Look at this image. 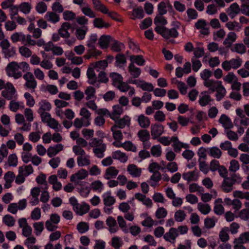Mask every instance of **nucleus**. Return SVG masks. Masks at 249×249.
I'll list each match as a JSON object with an SVG mask.
<instances>
[{"label":"nucleus","instance_id":"obj_18","mask_svg":"<svg viewBox=\"0 0 249 249\" xmlns=\"http://www.w3.org/2000/svg\"><path fill=\"white\" fill-rule=\"evenodd\" d=\"M128 71L130 74L135 78L139 77L142 72L141 69L136 67L133 63H130L129 64L128 66Z\"/></svg>","mask_w":249,"mask_h":249},{"label":"nucleus","instance_id":"obj_44","mask_svg":"<svg viewBox=\"0 0 249 249\" xmlns=\"http://www.w3.org/2000/svg\"><path fill=\"white\" fill-rule=\"evenodd\" d=\"M151 154L155 157H159L161 154V147L160 144L153 145L151 148Z\"/></svg>","mask_w":249,"mask_h":249},{"label":"nucleus","instance_id":"obj_46","mask_svg":"<svg viewBox=\"0 0 249 249\" xmlns=\"http://www.w3.org/2000/svg\"><path fill=\"white\" fill-rule=\"evenodd\" d=\"M154 23L156 25H161V26H165L167 24L166 19L161 16H156L154 19Z\"/></svg>","mask_w":249,"mask_h":249},{"label":"nucleus","instance_id":"obj_29","mask_svg":"<svg viewBox=\"0 0 249 249\" xmlns=\"http://www.w3.org/2000/svg\"><path fill=\"white\" fill-rule=\"evenodd\" d=\"M28 74H29L30 80L28 82H26L25 86L28 88L34 89L37 86L36 81L32 72H28Z\"/></svg>","mask_w":249,"mask_h":249},{"label":"nucleus","instance_id":"obj_9","mask_svg":"<svg viewBox=\"0 0 249 249\" xmlns=\"http://www.w3.org/2000/svg\"><path fill=\"white\" fill-rule=\"evenodd\" d=\"M241 12L238 4L236 3H232L227 10V13L231 18H233L238 14Z\"/></svg>","mask_w":249,"mask_h":249},{"label":"nucleus","instance_id":"obj_52","mask_svg":"<svg viewBox=\"0 0 249 249\" xmlns=\"http://www.w3.org/2000/svg\"><path fill=\"white\" fill-rule=\"evenodd\" d=\"M229 61L231 65V67L234 69H237L239 68L241 66L242 63V59L239 57L236 59L232 58Z\"/></svg>","mask_w":249,"mask_h":249},{"label":"nucleus","instance_id":"obj_45","mask_svg":"<svg viewBox=\"0 0 249 249\" xmlns=\"http://www.w3.org/2000/svg\"><path fill=\"white\" fill-rule=\"evenodd\" d=\"M95 92L96 90L93 87H88L85 91V93L87 95L86 100H89L93 98L95 96Z\"/></svg>","mask_w":249,"mask_h":249},{"label":"nucleus","instance_id":"obj_47","mask_svg":"<svg viewBox=\"0 0 249 249\" xmlns=\"http://www.w3.org/2000/svg\"><path fill=\"white\" fill-rule=\"evenodd\" d=\"M111 246L115 249H119L122 246V241L120 237L114 236L111 239Z\"/></svg>","mask_w":249,"mask_h":249},{"label":"nucleus","instance_id":"obj_41","mask_svg":"<svg viewBox=\"0 0 249 249\" xmlns=\"http://www.w3.org/2000/svg\"><path fill=\"white\" fill-rule=\"evenodd\" d=\"M212 101L213 99H212L210 95H205L199 98V103L201 107H205Z\"/></svg>","mask_w":249,"mask_h":249},{"label":"nucleus","instance_id":"obj_25","mask_svg":"<svg viewBox=\"0 0 249 249\" xmlns=\"http://www.w3.org/2000/svg\"><path fill=\"white\" fill-rule=\"evenodd\" d=\"M18 69V63L16 61H12L7 65L5 71L8 75V74H11L12 72H14Z\"/></svg>","mask_w":249,"mask_h":249},{"label":"nucleus","instance_id":"obj_53","mask_svg":"<svg viewBox=\"0 0 249 249\" xmlns=\"http://www.w3.org/2000/svg\"><path fill=\"white\" fill-rule=\"evenodd\" d=\"M19 53L25 57H29L32 55L31 51L28 48L24 46H21L19 48Z\"/></svg>","mask_w":249,"mask_h":249},{"label":"nucleus","instance_id":"obj_38","mask_svg":"<svg viewBox=\"0 0 249 249\" xmlns=\"http://www.w3.org/2000/svg\"><path fill=\"white\" fill-rule=\"evenodd\" d=\"M35 233L36 236H39L44 230V223L43 222H36L33 225Z\"/></svg>","mask_w":249,"mask_h":249},{"label":"nucleus","instance_id":"obj_19","mask_svg":"<svg viewBox=\"0 0 249 249\" xmlns=\"http://www.w3.org/2000/svg\"><path fill=\"white\" fill-rule=\"evenodd\" d=\"M130 60L131 63H133V64L135 63L137 65L140 66H144L145 63V61L142 55H132L130 56Z\"/></svg>","mask_w":249,"mask_h":249},{"label":"nucleus","instance_id":"obj_7","mask_svg":"<svg viewBox=\"0 0 249 249\" xmlns=\"http://www.w3.org/2000/svg\"><path fill=\"white\" fill-rule=\"evenodd\" d=\"M178 232L177 229L175 228H171L168 232L165 233L163 235V238L165 241L174 243L176 238L178 236Z\"/></svg>","mask_w":249,"mask_h":249},{"label":"nucleus","instance_id":"obj_24","mask_svg":"<svg viewBox=\"0 0 249 249\" xmlns=\"http://www.w3.org/2000/svg\"><path fill=\"white\" fill-rule=\"evenodd\" d=\"M93 25L95 27L99 29L103 28H108L110 26V24L106 23L101 18H95L93 21Z\"/></svg>","mask_w":249,"mask_h":249},{"label":"nucleus","instance_id":"obj_42","mask_svg":"<svg viewBox=\"0 0 249 249\" xmlns=\"http://www.w3.org/2000/svg\"><path fill=\"white\" fill-rule=\"evenodd\" d=\"M36 180L38 184L44 186L45 188L47 189L48 183L46 181V176L45 174H40L36 178Z\"/></svg>","mask_w":249,"mask_h":249},{"label":"nucleus","instance_id":"obj_30","mask_svg":"<svg viewBox=\"0 0 249 249\" xmlns=\"http://www.w3.org/2000/svg\"><path fill=\"white\" fill-rule=\"evenodd\" d=\"M118 126L116 124L114 125L111 127V131L112 132L114 139L119 141L123 139V135L121 130H116Z\"/></svg>","mask_w":249,"mask_h":249},{"label":"nucleus","instance_id":"obj_39","mask_svg":"<svg viewBox=\"0 0 249 249\" xmlns=\"http://www.w3.org/2000/svg\"><path fill=\"white\" fill-rule=\"evenodd\" d=\"M4 57L5 58L9 59V58L13 57L16 55V49L15 47H12L6 50L2 51Z\"/></svg>","mask_w":249,"mask_h":249},{"label":"nucleus","instance_id":"obj_21","mask_svg":"<svg viewBox=\"0 0 249 249\" xmlns=\"http://www.w3.org/2000/svg\"><path fill=\"white\" fill-rule=\"evenodd\" d=\"M115 66L122 68L126 63V58L124 54L122 53H118L115 57Z\"/></svg>","mask_w":249,"mask_h":249},{"label":"nucleus","instance_id":"obj_8","mask_svg":"<svg viewBox=\"0 0 249 249\" xmlns=\"http://www.w3.org/2000/svg\"><path fill=\"white\" fill-rule=\"evenodd\" d=\"M113 41L112 37L109 35H102L98 41V44L102 49H107L109 44Z\"/></svg>","mask_w":249,"mask_h":249},{"label":"nucleus","instance_id":"obj_12","mask_svg":"<svg viewBox=\"0 0 249 249\" xmlns=\"http://www.w3.org/2000/svg\"><path fill=\"white\" fill-rule=\"evenodd\" d=\"M88 31V28L86 26L77 28L75 32L77 38L79 40L84 39Z\"/></svg>","mask_w":249,"mask_h":249},{"label":"nucleus","instance_id":"obj_10","mask_svg":"<svg viewBox=\"0 0 249 249\" xmlns=\"http://www.w3.org/2000/svg\"><path fill=\"white\" fill-rule=\"evenodd\" d=\"M219 122L222 124L225 129L231 128L233 127L231 119L225 114L221 115L219 119Z\"/></svg>","mask_w":249,"mask_h":249},{"label":"nucleus","instance_id":"obj_22","mask_svg":"<svg viewBox=\"0 0 249 249\" xmlns=\"http://www.w3.org/2000/svg\"><path fill=\"white\" fill-rule=\"evenodd\" d=\"M45 18L48 21L53 23H56L60 20L59 15L53 12H48L46 14Z\"/></svg>","mask_w":249,"mask_h":249},{"label":"nucleus","instance_id":"obj_5","mask_svg":"<svg viewBox=\"0 0 249 249\" xmlns=\"http://www.w3.org/2000/svg\"><path fill=\"white\" fill-rule=\"evenodd\" d=\"M164 133V126L160 123H155L151 125L152 139L157 140Z\"/></svg>","mask_w":249,"mask_h":249},{"label":"nucleus","instance_id":"obj_11","mask_svg":"<svg viewBox=\"0 0 249 249\" xmlns=\"http://www.w3.org/2000/svg\"><path fill=\"white\" fill-rule=\"evenodd\" d=\"M127 171L133 177L135 178L139 177L142 173L141 169L133 164L128 165Z\"/></svg>","mask_w":249,"mask_h":249},{"label":"nucleus","instance_id":"obj_61","mask_svg":"<svg viewBox=\"0 0 249 249\" xmlns=\"http://www.w3.org/2000/svg\"><path fill=\"white\" fill-rule=\"evenodd\" d=\"M91 186L94 191L101 192L103 187V184L100 180H95L91 183Z\"/></svg>","mask_w":249,"mask_h":249},{"label":"nucleus","instance_id":"obj_26","mask_svg":"<svg viewBox=\"0 0 249 249\" xmlns=\"http://www.w3.org/2000/svg\"><path fill=\"white\" fill-rule=\"evenodd\" d=\"M249 242V231L242 233L238 238H235L234 243L243 244Z\"/></svg>","mask_w":249,"mask_h":249},{"label":"nucleus","instance_id":"obj_3","mask_svg":"<svg viewBox=\"0 0 249 249\" xmlns=\"http://www.w3.org/2000/svg\"><path fill=\"white\" fill-rule=\"evenodd\" d=\"M241 178L237 174H233L231 177L224 178L222 183L221 188L225 193H230L233 190V185L236 182H239Z\"/></svg>","mask_w":249,"mask_h":249},{"label":"nucleus","instance_id":"obj_32","mask_svg":"<svg viewBox=\"0 0 249 249\" xmlns=\"http://www.w3.org/2000/svg\"><path fill=\"white\" fill-rule=\"evenodd\" d=\"M89 205L86 202H83L82 205L79 204L78 210H76V212L79 215H83L87 213L89 211Z\"/></svg>","mask_w":249,"mask_h":249},{"label":"nucleus","instance_id":"obj_31","mask_svg":"<svg viewBox=\"0 0 249 249\" xmlns=\"http://www.w3.org/2000/svg\"><path fill=\"white\" fill-rule=\"evenodd\" d=\"M232 52H236L238 53L243 54L246 51V48L245 45L242 43H236L234 46L231 48Z\"/></svg>","mask_w":249,"mask_h":249},{"label":"nucleus","instance_id":"obj_33","mask_svg":"<svg viewBox=\"0 0 249 249\" xmlns=\"http://www.w3.org/2000/svg\"><path fill=\"white\" fill-rule=\"evenodd\" d=\"M198 210L203 214H208L211 211V208L208 204H202L199 203L197 205Z\"/></svg>","mask_w":249,"mask_h":249},{"label":"nucleus","instance_id":"obj_36","mask_svg":"<svg viewBox=\"0 0 249 249\" xmlns=\"http://www.w3.org/2000/svg\"><path fill=\"white\" fill-rule=\"evenodd\" d=\"M97 40V35L96 34H92L89 39L87 41V46L93 50H95V44L96 43Z\"/></svg>","mask_w":249,"mask_h":249},{"label":"nucleus","instance_id":"obj_63","mask_svg":"<svg viewBox=\"0 0 249 249\" xmlns=\"http://www.w3.org/2000/svg\"><path fill=\"white\" fill-rule=\"evenodd\" d=\"M239 169V164L237 160H232L230 162L229 170L231 172H236Z\"/></svg>","mask_w":249,"mask_h":249},{"label":"nucleus","instance_id":"obj_28","mask_svg":"<svg viewBox=\"0 0 249 249\" xmlns=\"http://www.w3.org/2000/svg\"><path fill=\"white\" fill-rule=\"evenodd\" d=\"M111 45V50L115 52H120L123 48L124 47V44L117 40L113 39Z\"/></svg>","mask_w":249,"mask_h":249},{"label":"nucleus","instance_id":"obj_62","mask_svg":"<svg viewBox=\"0 0 249 249\" xmlns=\"http://www.w3.org/2000/svg\"><path fill=\"white\" fill-rule=\"evenodd\" d=\"M167 214V211L163 207L158 209L156 212V216L158 219H160L166 217Z\"/></svg>","mask_w":249,"mask_h":249},{"label":"nucleus","instance_id":"obj_23","mask_svg":"<svg viewBox=\"0 0 249 249\" xmlns=\"http://www.w3.org/2000/svg\"><path fill=\"white\" fill-rule=\"evenodd\" d=\"M39 105L40 107L38 110V112H45V111H49L51 108V104L47 100H41L39 103Z\"/></svg>","mask_w":249,"mask_h":249},{"label":"nucleus","instance_id":"obj_43","mask_svg":"<svg viewBox=\"0 0 249 249\" xmlns=\"http://www.w3.org/2000/svg\"><path fill=\"white\" fill-rule=\"evenodd\" d=\"M19 8L21 12L25 14H27L30 13L31 6L29 3L23 2L19 5Z\"/></svg>","mask_w":249,"mask_h":249},{"label":"nucleus","instance_id":"obj_1","mask_svg":"<svg viewBox=\"0 0 249 249\" xmlns=\"http://www.w3.org/2000/svg\"><path fill=\"white\" fill-rule=\"evenodd\" d=\"M204 85L209 88L212 92L216 91L215 96L217 101H220L226 94V89L221 81L209 80L208 81L204 82Z\"/></svg>","mask_w":249,"mask_h":249},{"label":"nucleus","instance_id":"obj_56","mask_svg":"<svg viewBox=\"0 0 249 249\" xmlns=\"http://www.w3.org/2000/svg\"><path fill=\"white\" fill-rule=\"evenodd\" d=\"M9 166L16 167L18 164V158L16 154H12L9 155L8 159Z\"/></svg>","mask_w":249,"mask_h":249},{"label":"nucleus","instance_id":"obj_2","mask_svg":"<svg viewBox=\"0 0 249 249\" xmlns=\"http://www.w3.org/2000/svg\"><path fill=\"white\" fill-rule=\"evenodd\" d=\"M123 108L119 105H116L113 106V112L110 113L109 110L107 108H100L97 111L99 115H102L105 117H109L112 120H115L119 118L120 115L123 113Z\"/></svg>","mask_w":249,"mask_h":249},{"label":"nucleus","instance_id":"obj_59","mask_svg":"<svg viewBox=\"0 0 249 249\" xmlns=\"http://www.w3.org/2000/svg\"><path fill=\"white\" fill-rule=\"evenodd\" d=\"M47 6L43 1L38 2L36 6V10L39 14H43L47 11Z\"/></svg>","mask_w":249,"mask_h":249},{"label":"nucleus","instance_id":"obj_35","mask_svg":"<svg viewBox=\"0 0 249 249\" xmlns=\"http://www.w3.org/2000/svg\"><path fill=\"white\" fill-rule=\"evenodd\" d=\"M77 230L80 233H85L89 230V225L85 222H80L77 225Z\"/></svg>","mask_w":249,"mask_h":249},{"label":"nucleus","instance_id":"obj_13","mask_svg":"<svg viewBox=\"0 0 249 249\" xmlns=\"http://www.w3.org/2000/svg\"><path fill=\"white\" fill-rule=\"evenodd\" d=\"M119 171L115 167L110 166L106 169L104 178L106 179H109L110 178H115L117 176Z\"/></svg>","mask_w":249,"mask_h":249},{"label":"nucleus","instance_id":"obj_40","mask_svg":"<svg viewBox=\"0 0 249 249\" xmlns=\"http://www.w3.org/2000/svg\"><path fill=\"white\" fill-rule=\"evenodd\" d=\"M3 222L9 227H12L15 224V220L11 215L6 214L3 217Z\"/></svg>","mask_w":249,"mask_h":249},{"label":"nucleus","instance_id":"obj_57","mask_svg":"<svg viewBox=\"0 0 249 249\" xmlns=\"http://www.w3.org/2000/svg\"><path fill=\"white\" fill-rule=\"evenodd\" d=\"M63 18L65 20H72L75 18L76 15L71 11H65L63 12Z\"/></svg>","mask_w":249,"mask_h":249},{"label":"nucleus","instance_id":"obj_4","mask_svg":"<svg viewBox=\"0 0 249 249\" xmlns=\"http://www.w3.org/2000/svg\"><path fill=\"white\" fill-rule=\"evenodd\" d=\"M4 88L5 89L1 91V96L7 100L13 99L16 92V90L13 85L10 82H7L5 84Z\"/></svg>","mask_w":249,"mask_h":249},{"label":"nucleus","instance_id":"obj_60","mask_svg":"<svg viewBox=\"0 0 249 249\" xmlns=\"http://www.w3.org/2000/svg\"><path fill=\"white\" fill-rule=\"evenodd\" d=\"M172 146L176 153H179L182 148H187L188 145L182 142H178V143H173Z\"/></svg>","mask_w":249,"mask_h":249},{"label":"nucleus","instance_id":"obj_51","mask_svg":"<svg viewBox=\"0 0 249 249\" xmlns=\"http://www.w3.org/2000/svg\"><path fill=\"white\" fill-rule=\"evenodd\" d=\"M24 97L26 100L27 106L30 107H32L34 106L35 101L34 98L30 93L27 92H25L24 94Z\"/></svg>","mask_w":249,"mask_h":249},{"label":"nucleus","instance_id":"obj_14","mask_svg":"<svg viewBox=\"0 0 249 249\" xmlns=\"http://www.w3.org/2000/svg\"><path fill=\"white\" fill-rule=\"evenodd\" d=\"M87 75L88 78V83L89 84H93L98 78L95 73L94 68H88L87 71Z\"/></svg>","mask_w":249,"mask_h":249},{"label":"nucleus","instance_id":"obj_64","mask_svg":"<svg viewBox=\"0 0 249 249\" xmlns=\"http://www.w3.org/2000/svg\"><path fill=\"white\" fill-rule=\"evenodd\" d=\"M236 217H237V216ZM238 217L245 221L248 220L249 219V211L246 209H242L239 213Z\"/></svg>","mask_w":249,"mask_h":249},{"label":"nucleus","instance_id":"obj_34","mask_svg":"<svg viewBox=\"0 0 249 249\" xmlns=\"http://www.w3.org/2000/svg\"><path fill=\"white\" fill-rule=\"evenodd\" d=\"M24 172L23 167L22 166L19 167L18 169V175L17 176L16 179H15V182L17 184H21L23 183L25 180V176L24 174H23V173Z\"/></svg>","mask_w":249,"mask_h":249},{"label":"nucleus","instance_id":"obj_20","mask_svg":"<svg viewBox=\"0 0 249 249\" xmlns=\"http://www.w3.org/2000/svg\"><path fill=\"white\" fill-rule=\"evenodd\" d=\"M137 136L142 142H144L146 140H150V133L145 129L140 130L137 133Z\"/></svg>","mask_w":249,"mask_h":249},{"label":"nucleus","instance_id":"obj_17","mask_svg":"<svg viewBox=\"0 0 249 249\" xmlns=\"http://www.w3.org/2000/svg\"><path fill=\"white\" fill-rule=\"evenodd\" d=\"M138 122L140 126L143 128H148L150 124L149 119L143 114H141L139 116Z\"/></svg>","mask_w":249,"mask_h":249},{"label":"nucleus","instance_id":"obj_6","mask_svg":"<svg viewBox=\"0 0 249 249\" xmlns=\"http://www.w3.org/2000/svg\"><path fill=\"white\" fill-rule=\"evenodd\" d=\"M116 76L113 79L114 82H116L118 83L119 84L118 86V89L122 92H126L130 89H131V87L129 86L125 82L122 81L123 77L122 76L117 73H113Z\"/></svg>","mask_w":249,"mask_h":249},{"label":"nucleus","instance_id":"obj_54","mask_svg":"<svg viewBox=\"0 0 249 249\" xmlns=\"http://www.w3.org/2000/svg\"><path fill=\"white\" fill-rule=\"evenodd\" d=\"M152 23V20L151 18L148 17L142 20L140 27L142 30H145L150 27Z\"/></svg>","mask_w":249,"mask_h":249},{"label":"nucleus","instance_id":"obj_16","mask_svg":"<svg viewBox=\"0 0 249 249\" xmlns=\"http://www.w3.org/2000/svg\"><path fill=\"white\" fill-rule=\"evenodd\" d=\"M207 153L210 156L216 159H219L222 155L221 151L216 146L207 148Z\"/></svg>","mask_w":249,"mask_h":249},{"label":"nucleus","instance_id":"obj_50","mask_svg":"<svg viewBox=\"0 0 249 249\" xmlns=\"http://www.w3.org/2000/svg\"><path fill=\"white\" fill-rule=\"evenodd\" d=\"M186 217V214L183 211L178 210L175 213V219L178 222L183 221Z\"/></svg>","mask_w":249,"mask_h":249},{"label":"nucleus","instance_id":"obj_49","mask_svg":"<svg viewBox=\"0 0 249 249\" xmlns=\"http://www.w3.org/2000/svg\"><path fill=\"white\" fill-rule=\"evenodd\" d=\"M122 146L127 151L135 152L136 147L131 141H126L122 144Z\"/></svg>","mask_w":249,"mask_h":249},{"label":"nucleus","instance_id":"obj_55","mask_svg":"<svg viewBox=\"0 0 249 249\" xmlns=\"http://www.w3.org/2000/svg\"><path fill=\"white\" fill-rule=\"evenodd\" d=\"M158 11L159 16H162L167 13L166 4L164 1H161L158 5Z\"/></svg>","mask_w":249,"mask_h":249},{"label":"nucleus","instance_id":"obj_15","mask_svg":"<svg viewBox=\"0 0 249 249\" xmlns=\"http://www.w3.org/2000/svg\"><path fill=\"white\" fill-rule=\"evenodd\" d=\"M106 144L105 143H102L100 146L93 148V151L97 157L101 159L104 157V152L106 150Z\"/></svg>","mask_w":249,"mask_h":249},{"label":"nucleus","instance_id":"obj_27","mask_svg":"<svg viewBox=\"0 0 249 249\" xmlns=\"http://www.w3.org/2000/svg\"><path fill=\"white\" fill-rule=\"evenodd\" d=\"M165 30V35L164 36L165 39H169L170 37L176 38L178 36V32L175 28L168 29L167 27L164 29Z\"/></svg>","mask_w":249,"mask_h":249},{"label":"nucleus","instance_id":"obj_37","mask_svg":"<svg viewBox=\"0 0 249 249\" xmlns=\"http://www.w3.org/2000/svg\"><path fill=\"white\" fill-rule=\"evenodd\" d=\"M162 178V176L161 174L158 171L154 173H153V175L150 177V180L153 181L155 182V183H151L150 185L152 187H155L157 185V183L159 182Z\"/></svg>","mask_w":249,"mask_h":249},{"label":"nucleus","instance_id":"obj_58","mask_svg":"<svg viewBox=\"0 0 249 249\" xmlns=\"http://www.w3.org/2000/svg\"><path fill=\"white\" fill-rule=\"evenodd\" d=\"M176 83L178 84V88L179 90L180 93L182 95H185L187 93V88L185 84L181 81H179L178 80H176Z\"/></svg>","mask_w":249,"mask_h":249},{"label":"nucleus","instance_id":"obj_48","mask_svg":"<svg viewBox=\"0 0 249 249\" xmlns=\"http://www.w3.org/2000/svg\"><path fill=\"white\" fill-rule=\"evenodd\" d=\"M133 11L135 13V17L133 18V19L135 20L136 18L142 19L143 18L144 14L142 7L134 9Z\"/></svg>","mask_w":249,"mask_h":249}]
</instances>
